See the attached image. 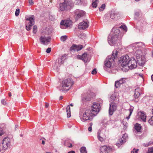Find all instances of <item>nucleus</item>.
<instances>
[{
  "mask_svg": "<svg viewBox=\"0 0 153 153\" xmlns=\"http://www.w3.org/2000/svg\"><path fill=\"white\" fill-rule=\"evenodd\" d=\"M117 108V106L114 104L113 103L110 104L109 110V114L110 115H112L113 112L116 110Z\"/></svg>",
  "mask_w": 153,
  "mask_h": 153,
  "instance_id": "412c9836",
  "label": "nucleus"
},
{
  "mask_svg": "<svg viewBox=\"0 0 153 153\" xmlns=\"http://www.w3.org/2000/svg\"><path fill=\"white\" fill-rule=\"evenodd\" d=\"M49 104L47 103H46L45 105V108H48V106Z\"/></svg>",
  "mask_w": 153,
  "mask_h": 153,
  "instance_id": "8fccbe9b",
  "label": "nucleus"
},
{
  "mask_svg": "<svg viewBox=\"0 0 153 153\" xmlns=\"http://www.w3.org/2000/svg\"><path fill=\"white\" fill-rule=\"evenodd\" d=\"M141 128V127L140 124H136L135 125V128L138 132L140 131Z\"/></svg>",
  "mask_w": 153,
  "mask_h": 153,
  "instance_id": "7c9ffc66",
  "label": "nucleus"
},
{
  "mask_svg": "<svg viewBox=\"0 0 153 153\" xmlns=\"http://www.w3.org/2000/svg\"><path fill=\"white\" fill-rule=\"evenodd\" d=\"M114 62V59L111 56H108L106 59L105 62V66L104 67V69L105 70H106L107 68H110L111 65Z\"/></svg>",
  "mask_w": 153,
  "mask_h": 153,
  "instance_id": "6e6552de",
  "label": "nucleus"
},
{
  "mask_svg": "<svg viewBox=\"0 0 153 153\" xmlns=\"http://www.w3.org/2000/svg\"><path fill=\"white\" fill-rule=\"evenodd\" d=\"M9 95L10 97H11V94L10 93L9 94Z\"/></svg>",
  "mask_w": 153,
  "mask_h": 153,
  "instance_id": "680f3d73",
  "label": "nucleus"
},
{
  "mask_svg": "<svg viewBox=\"0 0 153 153\" xmlns=\"http://www.w3.org/2000/svg\"><path fill=\"white\" fill-rule=\"evenodd\" d=\"M105 5L104 4H102L101 6L99 8V10L100 11H103L105 9Z\"/></svg>",
  "mask_w": 153,
  "mask_h": 153,
  "instance_id": "58836bf2",
  "label": "nucleus"
},
{
  "mask_svg": "<svg viewBox=\"0 0 153 153\" xmlns=\"http://www.w3.org/2000/svg\"><path fill=\"white\" fill-rule=\"evenodd\" d=\"M66 56L65 54H64L60 58H59L57 60L62 64L63 63L65 60L66 59Z\"/></svg>",
  "mask_w": 153,
  "mask_h": 153,
  "instance_id": "a878e982",
  "label": "nucleus"
},
{
  "mask_svg": "<svg viewBox=\"0 0 153 153\" xmlns=\"http://www.w3.org/2000/svg\"><path fill=\"white\" fill-rule=\"evenodd\" d=\"M97 69L96 68L94 69L91 72V74H95L97 73Z\"/></svg>",
  "mask_w": 153,
  "mask_h": 153,
  "instance_id": "79ce46f5",
  "label": "nucleus"
},
{
  "mask_svg": "<svg viewBox=\"0 0 153 153\" xmlns=\"http://www.w3.org/2000/svg\"><path fill=\"white\" fill-rule=\"evenodd\" d=\"M74 4L71 0H65L59 4V9L61 11H68L70 10L73 7Z\"/></svg>",
  "mask_w": 153,
  "mask_h": 153,
  "instance_id": "20e7f679",
  "label": "nucleus"
},
{
  "mask_svg": "<svg viewBox=\"0 0 153 153\" xmlns=\"http://www.w3.org/2000/svg\"><path fill=\"white\" fill-rule=\"evenodd\" d=\"M140 90L139 88L135 89L134 94V97L135 98H138L140 95Z\"/></svg>",
  "mask_w": 153,
  "mask_h": 153,
  "instance_id": "b1692460",
  "label": "nucleus"
},
{
  "mask_svg": "<svg viewBox=\"0 0 153 153\" xmlns=\"http://www.w3.org/2000/svg\"><path fill=\"white\" fill-rule=\"evenodd\" d=\"M20 136H21V137H22V135L21 134V135H20Z\"/></svg>",
  "mask_w": 153,
  "mask_h": 153,
  "instance_id": "338daca9",
  "label": "nucleus"
},
{
  "mask_svg": "<svg viewBox=\"0 0 153 153\" xmlns=\"http://www.w3.org/2000/svg\"><path fill=\"white\" fill-rule=\"evenodd\" d=\"M130 59L127 55H126L121 57L120 62L123 67L129 65Z\"/></svg>",
  "mask_w": 153,
  "mask_h": 153,
  "instance_id": "0eeeda50",
  "label": "nucleus"
},
{
  "mask_svg": "<svg viewBox=\"0 0 153 153\" xmlns=\"http://www.w3.org/2000/svg\"><path fill=\"white\" fill-rule=\"evenodd\" d=\"M98 0H96L95 1L93 2L92 5L93 7L94 8L96 7L97 6V2L98 1Z\"/></svg>",
  "mask_w": 153,
  "mask_h": 153,
  "instance_id": "f704fd0d",
  "label": "nucleus"
},
{
  "mask_svg": "<svg viewBox=\"0 0 153 153\" xmlns=\"http://www.w3.org/2000/svg\"><path fill=\"white\" fill-rule=\"evenodd\" d=\"M29 3L30 5H33L34 4V1L33 0H29Z\"/></svg>",
  "mask_w": 153,
  "mask_h": 153,
  "instance_id": "37998d69",
  "label": "nucleus"
},
{
  "mask_svg": "<svg viewBox=\"0 0 153 153\" xmlns=\"http://www.w3.org/2000/svg\"><path fill=\"white\" fill-rule=\"evenodd\" d=\"M76 57L77 59L82 60L85 62L87 61V54L86 53H84L82 56L77 55Z\"/></svg>",
  "mask_w": 153,
  "mask_h": 153,
  "instance_id": "5701e85b",
  "label": "nucleus"
},
{
  "mask_svg": "<svg viewBox=\"0 0 153 153\" xmlns=\"http://www.w3.org/2000/svg\"><path fill=\"white\" fill-rule=\"evenodd\" d=\"M26 20V27L27 30H30L32 26L34 24V17L33 15L27 16L25 17Z\"/></svg>",
  "mask_w": 153,
  "mask_h": 153,
  "instance_id": "423d86ee",
  "label": "nucleus"
},
{
  "mask_svg": "<svg viewBox=\"0 0 153 153\" xmlns=\"http://www.w3.org/2000/svg\"><path fill=\"white\" fill-rule=\"evenodd\" d=\"M70 105L71 106H73V104L71 103L70 104Z\"/></svg>",
  "mask_w": 153,
  "mask_h": 153,
  "instance_id": "e2e57ef3",
  "label": "nucleus"
},
{
  "mask_svg": "<svg viewBox=\"0 0 153 153\" xmlns=\"http://www.w3.org/2000/svg\"><path fill=\"white\" fill-rule=\"evenodd\" d=\"M1 152V150H0V152Z\"/></svg>",
  "mask_w": 153,
  "mask_h": 153,
  "instance_id": "774afa93",
  "label": "nucleus"
},
{
  "mask_svg": "<svg viewBox=\"0 0 153 153\" xmlns=\"http://www.w3.org/2000/svg\"><path fill=\"white\" fill-rule=\"evenodd\" d=\"M151 78L152 81H153V74L151 76Z\"/></svg>",
  "mask_w": 153,
  "mask_h": 153,
  "instance_id": "bf43d9fd",
  "label": "nucleus"
},
{
  "mask_svg": "<svg viewBox=\"0 0 153 153\" xmlns=\"http://www.w3.org/2000/svg\"><path fill=\"white\" fill-rule=\"evenodd\" d=\"M134 153V150H133V151H131V153Z\"/></svg>",
  "mask_w": 153,
  "mask_h": 153,
  "instance_id": "0e129e2a",
  "label": "nucleus"
},
{
  "mask_svg": "<svg viewBox=\"0 0 153 153\" xmlns=\"http://www.w3.org/2000/svg\"><path fill=\"white\" fill-rule=\"evenodd\" d=\"M64 144L65 146L69 148H71L72 147V144L70 143H68V141H67L65 142Z\"/></svg>",
  "mask_w": 153,
  "mask_h": 153,
  "instance_id": "c9c22d12",
  "label": "nucleus"
},
{
  "mask_svg": "<svg viewBox=\"0 0 153 153\" xmlns=\"http://www.w3.org/2000/svg\"><path fill=\"white\" fill-rule=\"evenodd\" d=\"M152 112L153 114V109H152ZM148 122L151 125H153V116H152L149 120Z\"/></svg>",
  "mask_w": 153,
  "mask_h": 153,
  "instance_id": "72a5a7b5",
  "label": "nucleus"
},
{
  "mask_svg": "<svg viewBox=\"0 0 153 153\" xmlns=\"http://www.w3.org/2000/svg\"><path fill=\"white\" fill-rule=\"evenodd\" d=\"M75 152L73 151H71L69 152L68 153H74Z\"/></svg>",
  "mask_w": 153,
  "mask_h": 153,
  "instance_id": "5fc2aeb1",
  "label": "nucleus"
},
{
  "mask_svg": "<svg viewBox=\"0 0 153 153\" xmlns=\"http://www.w3.org/2000/svg\"><path fill=\"white\" fill-rule=\"evenodd\" d=\"M3 134V131L2 130H0V136L2 135Z\"/></svg>",
  "mask_w": 153,
  "mask_h": 153,
  "instance_id": "603ef678",
  "label": "nucleus"
},
{
  "mask_svg": "<svg viewBox=\"0 0 153 153\" xmlns=\"http://www.w3.org/2000/svg\"><path fill=\"white\" fill-rule=\"evenodd\" d=\"M10 139L6 137L3 140L2 145L4 149H7L10 145Z\"/></svg>",
  "mask_w": 153,
  "mask_h": 153,
  "instance_id": "6ab92c4d",
  "label": "nucleus"
},
{
  "mask_svg": "<svg viewBox=\"0 0 153 153\" xmlns=\"http://www.w3.org/2000/svg\"><path fill=\"white\" fill-rule=\"evenodd\" d=\"M91 100V97L89 95H87L83 97L82 98V100L83 102H86L89 101Z\"/></svg>",
  "mask_w": 153,
  "mask_h": 153,
  "instance_id": "cd10ccee",
  "label": "nucleus"
},
{
  "mask_svg": "<svg viewBox=\"0 0 153 153\" xmlns=\"http://www.w3.org/2000/svg\"><path fill=\"white\" fill-rule=\"evenodd\" d=\"M88 130L89 131L91 132L92 131V127L91 126H90L88 128Z\"/></svg>",
  "mask_w": 153,
  "mask_h": 153,
  "instance_id": "09e8293b",
  "label": "nucleus"
},
{
  "mask_svg": "<svg viewBox=\"0 0 153 153\" xmlns=\"http://www.w3.org/2000/svg\"><path fill=\"white\" fill-rule=\"evenodd\" d=\"M119 28L122 29L125 32L127 31V27L125 25H123L118 27H114L112 30L111 34L109 35L108 38V42L111 46L115 44V42L118 39H120L123 35L120 33Z\"/></svg>",
  "mask_w": 153,
  "mask_h": 153,
  "instance_id": "f03ea898",
  "label": "nucleus"
},
{
  "mask_svg": "<svg viewBox=\"0 0 153 153\" xmlns=\"http://www.w3.org/2000/svg\"><path fill=\"white\" fill-rule=\"evenodd\" d=\"M89 125H90V126H91H91H92V125H93V123H90V124H89Z\"/></svg>",
  "mask_w": 153,
  "mask_h": 153,
  "instance_id": "13d9d810",
  "label": "nucleus"
},
{
  "mask_svg": "<svg viewBox=\"0 0 153 153\" xmlns=\"http://www.w3.org/2000/svg\"><path fill=\"white\" fill-rule=\"evenodd\" d=\"M137 59L138 63L141 66L144 65L146 61L145 56L143 55H141L139 57L137 56Z\"/></svg>",
  "mask_w": 153,
  "mask_h": 153,
  "instance_id": "ddd939ff",
  "label": "nucleus"
},
{
  "mask_svg": "<svg viewBox=\"0 0 153 153\" xmlns=\"http://www.w3.org/2000/svg\"><path fill=\"white\" fill-rule=\"evenodd\" d=\"M19 9H17L15 12V15L16 16H18L19 14Z\"/></svg>",
  "mask_w": 153,
  "mask_h": 153,
  "instance_id": "a19ab883",
  "label": "nucleus"
},
{
  "mask_svg": "<svg viewBox=\"0 0 153 153\" xmlns=\"http://www.w3.org/2000/svg\"><path fill=\"white\" fill-rule=\"evenodd\" d=\"M73 84V82L72 79H65L62 82L61 89L62 91H68Z\"/></svg>",
  "mask_w": 153,
  "mask_h": 153,
  "instance_id": "39448f33",
  "label": "nucleus"
},
{
  "mask_svg": "<svg viewBox=\"0 0 153 153\" xmlns=\"http://www.w3.org/2000/svg\"><path fill=\"white\" fill-rule=\"evenodd\" d=\"M52 17L51 16H49V19L50 20H53V19H52V18H51Z\"/></svg>",
  "mask_w": 153,
  "mask_h": 153,
  "instance_id": "4d7b16f0",
  "label": "nucleus"
},
{
  "mask_svg": "<svg viewBox=\"0 0 153 153\" xmlns=\"http://www.w3.org/2000/svg\"><path fill=\"white\" fill-rule=\"evenodd\" d=\"M42 144L43 145H44L45 144V142L44 141L42 140Z\"/></svg>",
  "mask_w": 153,
  "mask_h": 153,
  "instance_id": "6e6d98bb",
  "label": "nucleus"
},
{
  "mask_svg": "<svg viewBox=\"0 0 153 153\" xmlns=\"http://www.w3.org/2000/svg\"><path fill=\"white\" fill-rule=\"evenodd\" d=\"M1 103L4 105H6L7 104L6 102L4 100H2L1 101Z\"/></svg>",
  "mask_w": 153,
  "mask_h": 153,
  "instance_id": "a18cd8bd",
  "label": "nucleus"
},
{
  "mask_svg": "<svg viewBox=\"0 0 153 153\" xmlns=\"http://www.w3.org/2000/svg\"><path fill=\"white\" fill-rule=\"evenodd\" d=\"M83 48V46L81 45H73L70 48L71 51H78L81 50Z\"/></svg>",
  "mask_w": 153,
  "mask_h": 153,
  "instance_id": "dca6fc26",
  "label": "nucleus"
},
{
  "mask_svg": "<svg viewBox=\"0 0 153 153\" xmlns=\"http://www.w3.org/2000/svg\"><path fill=\"white\" fill-rule=\"evenodd\" d=\"M71 25V22L70 20H62L60 23V27L62 29H65Z\"/></svg>",
  "mask_w": 153,
  "mask_h": 153,
  "instance_id": "1a4fd4ad",
  "label": "nucleus"
},
{
  "mask_svg": "<svg viewBox=\"0 0 153 153\" xmlns=\"http://www.w3.org/2000/svg\"><path fill=\"white\" fill-rule=\"evenodd\" d=\"M133 109L134 107H133L131 106L129 110V116L126 117V119H127V120H128L130 118V117L132 114Z\"/></svg>",
  "mask_w": 153,
  "mask_h": 153,
  "instance_id": "c756f323",
  "label": "nucleus"
},
{
  "mask_svg": "<svg viewBox=\"0 0 153 153\" xmlns=\"http://www.w3.org/2000/svg\"><path fill=\"white\" fill-rule=\"evenodd\" d=\"M128 65V67L131 69L136 68L137 67V62L136 60L134 58H132L130 59Z\"/></svg>",
  "mask_w": 153,
  "mask_h": 153,
  "instance_id": "4468645a",
  "label": "nucleus"
},
{
  "mask_svg": "<svg viewBox=\"0 0 153 153\" xmlns=\"http://www.w3.org/2000/svg\"><path fill=\"white\" fill-rule=\"evenodd\" d=\"M33 33L35 34L36 33L37 31V27L36 25L33 26Z\"/></svg>",
  "mask_w": 153,
  "mask_h": 153,
  "instance_id": "4c0bfd02",
  "label": "nucleus"
},
{
  "mask_svg": "<svg viewBox=\"0 0 153 153\" xmlns=\"http://www.w3.org/2000/svg\"><path fill=\"white\" fill-rule=\"evenodd\" d=\"M133 150H135V153H137L138 151L139 150V149H137L136 150V149L135 148Z\"/></svg>",
  "mask_w": 153,
  "mask_h": 153,
  "instance_id": "3c124183",
  "label": "nucleus"
},
{
  "mask_svg": "<svg viewBox=\"0 0 153 153\" xmlns=\"http://www.w3.org/2000/svg\"><path fill=\"white\" fill-rule=\"evenodd\" d=\"M117 50L114 51L113 52L112 56H111L113 57V58L114 59L117 57Z\"/></svg>",
  "mask_w": 153,
  "mask_h": 153,
  "instance_id": "2f4dec72",
  "label": "nucleus"
},
{
  "mask_svg": "<svg viewBox=\"0 0 153 153\" xmlns=\"http://www.w3.org/2000/svg\"><path fill=\"white\" fill-rule=\"evenodd\" d=\"M137 117L140 120H141L143 122H146V116L143 112L140 111L138 112Z\"/></svg>",
  "mask_w": 153,
  "mask_h": 153,
  "instance_id": "f3484780",
  "label": "nucleus"
},
{
  "mask_svg": "<svg viewBox=\"0 0 153 153\" xmlns=\"http://www.w3.org/2000/svg\"><path fill=\"white\" fill-rule=\"evenodd\" d=\"M100 105L99 103H94L91 107V110L87 109L84 112H80L79 116L81 120L84 122L92 120L100 110Z\"/></svg>",
  "mask_w": 153,
  "mask_h": 153,
  "instance_id": "f257e3e1",
  "label": "nucleus"
},
{
  "mask_svg": "<svg viewBox=\"0 0 153 153\" xmlns=\"http://www.w3.org/2000/svg\"><path fill=\"white\" fill-rule=\"evenodd\" d=\"M62 98H63V97L62 96H60L59 98V99L61 100L62 99Z\"/></svg>",
  "mask_w": 153,
  "mask_h": 153,
  "instance_id": "052dcab7",
  "label": "nucleus"
},
{
  "mask_svg": "<svg viewBox=\"0 0 153 153\" xmlns=\"http://www.w3.org/2000/svg\"><path fill=\"white\" fill-rule=\"evenodd\" d=\"M80 0H77L75 1V2L76 4H77L78 2L79 3L80 2Z\"/></svg>",
  "mask_w": 153,
  "mask_h": 153,
  "instance_id": "864d4df0",
  "label": "nucleus"
},
{
  "mask_svg": "<svg viewBox=\"0 0 153 153\" xmlns=\"http://www.w3.org/2000/svg\"><path fill=\"white\" fill-rule=\"evenodd\" d=\"M112 148L108 146H103L100 148V150L102 153L105 152V153H109L112 151Z\"/></svg>",
  "mask_w": 153,
  "mask_h": 153,
  "instance_id": "9b49d317",
  "label": "nucleus"
},
{
  "mask_svg": "<svg viewBox=\"0 0 153 153\" xmlns=\"http://www.w3.org/2000/svg\"><path fill=\"white\" fill-rule=\"evenodd\" d=\"M128 137V135L126 134H124L122 138L120 139L117 141V144H122L126 142V140Z\"/></svg>",
  "mask_w": 153,
  "mask_h": 153,
  "instance_id": "4be33fe9",
  "label": "nucleus"
},
{
  "mask_svg": "<svg viewBox=\"0 0 153 153\" xmlns=\"http://www.w3.org/2000/svg\"><path fill=\"white\" fill-rule=\"evenodd\" d=\"M75 13L76 15V19H78L80 17L83 16L85 14V13L84 11L79 10H76Z\"/></svg>",
  "mask_w": 153,
  "mask_h": 153,
  "instance_id": "a211bd4d",
  "label": "nucleus"
},
{
  "mask_svg": "<svg viewBox=\"0 0 153 153\" xmlns=\"http://www.w3.org/2000/svg\"><path fill=\"white\" fill-rule=\"evenodd\" d=\"M135 14L136 16H138L139 15V13L138 12H137L135 13Z\"/></svg>",
  "mask_w": 153,
  "mask_h": 153,
  "instance_id": "de8ad7c7",
  "label": "nucleus"
},
{
  "mask_svg": "<svg viewBox=\"0 0 153 153\" xmlns=\"http://www.w3.org/2000/svg\"><path fill=\"white\" fill-rule=\"evenodd\" d=\"M102 136V134L101 133V131H99L97 133L98 138L101 142H102L104 140Z\"/></svg>",
  "mask_w": 153,
  "mask_h": 153,
  "instance_id": "bb28decb",
  "label": "nucleus"
},
{
  "mask_svg": "<svg viewBox=\"0 0 153 153\" xmlns=\"http://www.w3.org/2000/svg\"><path fill=\"white\" fill-rule=\"evenodd\" d=\"M66 112L67 113V117H69L71 116L70 109L69 105L67 106L66 108Z\"/></svg>",
  "mask_w": 153,
  "mask_h": 153,
  "instance_id": "c85d7f7f",
  "label": "nucleus"
},
{
  "mask_svg": "<svg viewBox=\"0 0 153 153\" xmlns=\"http://www.w3.org/2000/svg\"><path fill=\"white\" fill-rule=\"evenodd\" d=\"M89 26V22L87 20L84 21L79 23L78 26V28L80 30H84L87 28Z\"/></svg>",
  "mask_w": 153,
  "mask_h": 153,
  "instance_id": "9d476101",
  "label": "nucleus"
},
{
  "mask_svg": "<svg viewBox=\"0 0 153 153\" xmlns=\"http://www.w3.org/2000/svg\"><path fill=\"white\" fill-rule=\"evenodd\" d=\"M61 65V64L57 60L53 67V69L58 71L59 67Z\"/></svg>",
  "mask_w": 153,
  "mask_h": 153,
  "instance_id": "393cba45",
  "label": "nucleus"
},
{
  "mask_svg": "<svg viewBox=\"0 0 153 153\" xmlns=\"http://www.w3.org/2000/svg\"><path fill=\"white\" fill-rule=\"evenodd\" d=\"M132 48L134 55L136 56V58L137 56H141V55H143L142 54L141 48H145L144 45L141 42L135 43L131 45Z\"/></svg>",
  "mask_w": 153,
  "mask_h": 153,
  "instance_id": "7ed1b4c3",
  "label": "nucleus"
},
{
  "mask_svg": "<svg viewBox=\"0 0 153 153\" xmlns=\"http://www.w3.org/2000/svg\"><path fill=\"white\" fill-rule=\"evenodd\" d=\"M147 153H153V147L149 148Z\"/></svg>",
  "mask_w": 153,
  "mask_h": 153,
  "instance_id": "ea45409f",
  "label": "nucleus"
},
{
  "mask_svg": "<svg viewBox=\"0 0 153 153\" xmlns=\"http://www.w3.org/2000/svg\"><path fill=\"white\" fill-rule=\"evenodd\" d=\"M127 80V79L126 78H123L119 80L116 81L115 83V86L116 88L119 87L121 84L125 82Z\"/></svg>",
  "mask_w": 153,
  "mask_h": 153,
  "instance_id": "2eb2a0df",
  "label": "nucleus"
},
{
  "mask_svg": "<svg viewBox=\"0 0 153 153\" xmlns=\"http://www.w3.org/2000/svg\"><path fill=\"white\" fill-rule=\"evenodd\" d=\"M151 144V143H150V142H149L148 143H146V144H144V146L146 147H147L149 146V145L150 144Z\"/></svg>",
  "mask_w": 153,
  "mask_h": 153,
  "instance_id": "49530a36",
  "label": "nucleus"
},
{
  "mask_svg": "<svg viewBox=\"0 0 153 153\" xmlns=\"http://www.w3.org/2000/svg\"><path fill=\"white\" fill-rule=\"evenodd\" d=\"M80 151L81 153H87L86 148L84 146L82 147L80 149Z\"/></svg>",
  "mask_w": 153,
  "mask_h": 153,
  "instance_id": "473e14b6",
  "label": "nucleus"
},
{
  "mask_svg": "<svg viewBox=\"0 0 153 153\" xmlns=\"http://www.w3.org/2000/svg\"><path fill=\"white\" fill-rule=\"evenodd\" d=\"M46 153H51V152H46Z\"/></svg>",
  "mask_w": 153,
  "mask_h": 153,
  "instance_id": "69168bd1",
  "label": "nucleus"
},
{
  "mask_svg": "<svg viewBox=\"0 0 153 153\" xmlns=\"http://www.w3.org/2000/svg\"><path fill=\"white\" fill-rule=\"evenodd\" d=\"M51 39L50 37L49 36H41L40 38V42L44 45H47L48 42H50Z\"/></svg>",
  "mask_w": 153,
  "mask_h": 153,
  "instance_id": "f8f14e48",
  "label": "nucleus"
},
{
  "mask_svg": "<svg viewBox=\"0 0 153 153\" xmlns=\"http://www.w3.org/2000/svg\"><path fill=\"white\" fill-rule=\"evenodd\" d=\"M120 15L118 12L111 11L110 14V18L113 19L117 20L120 17Z\"/></svg>",
  "mask_w": 153,
  "mask_h": 153,
  "instance_id": "aec40b11",
  "label": "nucleus"
},
{
  "mask_svg": "<svg viewBox=\"0 0 153 153\" xmlns=\"http://www.w3.org/2000/svg\"><path fill=\"white\" fill-rule=\"evenodd\" d=\"M51 51V48H48L47 49L46 52L47 53H50Z\"/></svg>",
  "mask_w": 153,
  "mask_h": 153,
  "instance_id": "c03bdc74",
  "label": "nucleus"
},
{
  "mask_svg": "<svg viewBox=\"0 0 153 153\" xmlns=\"http://www.w3.org/2000/svg\"><path fill=\"white\" fill-rule=\"evenodd\" d=\"M67 36H63L61 37L60 39L61 41L64 42L67 39Z\"/></svg>",
  "mask_w": 153,
  "mask_h": 153,
  "instance_id": "e433bc0d",
  "label": "nucleus"
}]
</instances>
